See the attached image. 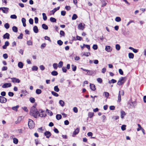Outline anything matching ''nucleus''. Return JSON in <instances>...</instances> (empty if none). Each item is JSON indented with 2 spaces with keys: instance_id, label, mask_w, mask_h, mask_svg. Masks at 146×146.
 <instances>
[{
  "instance_id": "nucleus-14",
  "label": "nucleus",
  "mask_w": 146,
  "mask_h": 146,
  "mask_svg": "<svg viewBox=\"0 0 146 146\" xmlns=\"http://www.w3.org/2000/svg\"><path fill=\"white\" fill-rule=\"evenodd\" d=\"M112 50L110 46H105V50L108 52H111Z\"/></svg>"
},
{
  "instance_id": "nucleus-9",
  "label": "nucleus",
  "mask_w": 146,
  "mask_h": 146,
  "mask_svg": "<svg viewBox=\"0 0 146 146\" xmlns=\"http://www.w3.org/2000/svg\"><path fill=\"white\" fill-rule=\"evenodd\" d=\"M60 8V7H58L56 8H54L52 10L50 11V15H54L55 12L59 9Z\"/></svg>"
},
{
  "instance_id": "nucleus-4",
  "label": "nucleus",
  "mask_w": 146,
  "mask_h": 146,
  "mask_svg": "<svg viewBox=\"0 0 146 146\" xmlns=\"http://www.w3.org/2000/svg\"><path fill=\"white\" fill-rule=\"evenodd\" d=\"M81 69L83 71L87 72L86 74V75L89 76H92L94 74V71L92 70L86 69L82 68H81Z\"/></svg>"
},
{
  "instance_id": "nucleus-13",
  "label": "nucleus",
  "mask_w": 146,
  "mask_h": 146,
  "mask_svg": "<svg viewBox=\"0 0 146 146\" xmlns=\"http://www.w3.org/2000/svg\"><path fill=\"white\" fill-rule=\"evenodd\" d=\"M84 24L83 25L82 23H80L79 24L78 26V29L82 30H83L84 29Z\"/></svg>"
},
{
  "instance_id": "nucleus-10",
  "label": "nucleus",
  "mask_w": 146,
  "mask_h": 146,
  "mask_svg": "<svg viewBox=\"0 0 146 146\" xmlns=\"http://www.w3.org/2000/svg\"><path fill=\"white\" fill-rule=\"evenodd\" d=\"M11 86V83H6L4 84L2 86V87L3 88H6L8 87H10Z\"/></svg>"
},
{
  "instance_id": "nucleus-2",
  "label": "nucleus",
  "mask_w": 146,
  "mask_h": 146,
  "mask_svg": "<svg viewBox=\"0 0 146 146\" xmlns=\"http://www.w3.org/2000/svg\"><path fill=\"white\" fill-rule=\"evenodd\" d=\"M28 125L30 129H32L35 126V123L31 119H29L28 123Z\"/></svg>"
},
{
  "instance_id": "nucleus-21",
  "label": "nucleus",
  "mask_w": 146,
  "mask_h": 146,
  "mask_svg": "<svg viewBox=\"0 0 146 146\" xmlns=\"http://www.w3.org/2000/svg\"><path fill=\"white\" fill-rule=\"evenodd\" d=\"M129 48L130 50H133V52L134 53H137L138 52V50H137L136 49H135L131 47H129Z\"/></svg>"
},
{
  "instance_id": "nucleus-17",
  "label": "nucleus",
  "mask_w": 146,
  "mask_h": 146,
  "mask_svg": "<svg viewBox=\"0 0 146 146\" xmlns=\"http://www.w3.org/2000/svg\"><path fill=\"white\" fill-rule=\"evenodd\" d=\"M33 30L34 33H37L38 31V27L36 26H35L33 27Z\"/></svg>"
},
{
  "instance_id": "nucleus-46",
  "label": "nucleus",
  "mask_w": 146,
  "mask_h": 146,
  "mask_svg": "<svg viewBox=\"0 0 146 146\" xmlns=\"http://www.w3.org/2000/svg\"><path fill=\"white\" fill-rule=\"evenodd\" d=\"M97 81L98 83L100 84L102 82V79L100 78H97Z\"/></svg>"
},
{
  "instance_id": "nucleus-64",
  "label": "nucleus",
  "mask_w": 146,
  "mask_h": 146,
  "mask_svg": "<svg viewBox=\"0 0 146 146\" xmlns=\"http://www.w3.org/2000/svg\"><path fill=\"white\" fill-rule=\"evenodd\" d=\"M39 68L40 69L42 70H43L45 69L44 67L42 65H40Z\"/></svg>"
},
{
  "instance_id": "nucleus-56",
  "label": "nucleus",
  "mask_w": 146,
  "mask_h": 146,
  "mask_svg": "<svg viewBox=\"0 0 146 146\" xmlns=\"http://www.w3.org/2000/svg\"><path fill=\"white\" fill-rule=\"evenodd\" d=\"M46 44L45 43H43L41 45L40 48L42 49L43 48L46 46Z\"/></svg>"
},
{
  "instance_id": "nucleus-16",
  "label": "nucleus",
  "mask_w": 146,
  "mask_h": 146,
  "mask_svg": "<svg viewBox=\"0 0 146 146\" xmlns=\"http://www.w3.org/2000/svg\"><path fill=\"white\" fill-rule=\"evenodd\" d=\"M10 35L9 34L7 33H6L3 36V38L4 39H9V38Z\"/></svg>"
},
{
  "instance_id": "nucleus-54",
  "label": "nucleus",
  "mask_w": 146,
  "mask_h": 146,
  "mask_svg": "<svg viewBox=\"0 0 146 146\" xmlns=\"http://www.w3.org/2000/svg\"><path fill=\"white\" fill-rule=\"evenodd\" d=\"M93 49L95 50H96L98 49V46L96 44H94L93 47Z\"/></svg>"
},
{
  "instance_id": "nucleus-30",
  "label": "nucleus",
  "mask_w": 146,
  "mask_h": 146,
  "mask_svg": "<svg viewBox=\"0 0 146 146\" xmlns=\"http://www.w3.org/2000/svg\"><path fill=\"white\" fill-rule=\"evenodd\" d=\"M42 15L43 16V19L44 21H46L47 20V17L45 13H42Z\"/></svg>"
},
{
  "instance_id": "nucleus-62",
  "label": "nucleus",
  "mask_w": 146,
  "mask_h": 146,
  "mask_svg": "<svg viewBox=\"0 0 146 146\" xmlns=\"http://www.w3.org/2000/svg\"><path fill=\"white\" fill-rule=\"evenodd\" d=\"M3 57L4 59H7L8 57V56L7 54H4L3 55Z\"/></svg>"
},
{
  "instance_id": "nucleus-55",
  "label": "nucleus",
  "mask_w": 146,
  "mask_h": 146,
  "mask_svg": "<svg viewBox=\"0 0 146 146\" xmlns=\"http://www.w3.org/2000/svg\"><path fill=\"white\" fill-rule=\"evenodd\" d=\"M29 22L31 24H33V19L32 18H30L29 20Z\"/></svg>"
},
{
  "instance_id": "nucleus-24",
  "label": "nucleus",
  "mask_w": 146,
  "mask_h": 146,
  "mask_svg": "<svg viewBox=\"0 0 146 146\" xmlns=\"http://www.w3.org/2000/svg\"><path fill=\"white\" fill-rule=\"evenodd\" d=\"M19 107V105H17L13 107L12 108V109L15 111H17L18 108Z\"/></svg>"
},
{
  "instance_id": "nucleus-7",
  "label": "nucleus",
  "mask_w": 146,
  "mask_h": 146,
  "mask_svg": "<svg viewBox=\"0 0 146 146\" xmlns=\"http://www.w3.org/2000/svg\"><path fill=\"white\" fill-rule=\"evenodd\" d=\"M9 8L7 7H0V10H2L3 12L5 13H7Z\"/></svg>"
},
{
  "instance_id": "nucleus-35",
  "label": "nucleus",
  "mask_w": 146,
  "mask_h": 146,
  "mask_svg": "<svg viewBox=\"0 0 146 146\" xmlns=\"http://www.w3.org/2000/svg\"><path fill=\"white\" fill-rule=\"evenodd\" d=\"M42 91L41 90L39 89H37L36 90V93L37 94H39L41 93Z\"/></svg>"
},
{
  "instance_id": "nucleus-1",
  "label": "nucleus",
  "mask_w": 146,
  "mask_h": 146,
  "mask_svg": "<svg viewBox=\"0 0 146 146\" xmlns=\"http://www.w3.org/2000/svg\"><path fill=\"white\" fill-rule=\"evenodd\" d=\"M39 113V110L38 111L34 106H33L31 108L30 115L35 118L38 117V114Z\"/></svg>"
},
{
  "instance_id": "nucleus-49",
  "label": "nucleus",
  "mask_w": 146,
  "mask_h": 146,
  "mask_svg": "<svg viewBox=\"0 0 146 146\" xmlns=\"http://www.w3.org/2000/svg\"><path fill=\"white\" fill-rule=\"evenodd\" d=\"M83 45L84 46H85L89 50H90V46L89 45L87 44H83Z\"/></svg>"
},
{
  "instance_id": "nucleus-27",
  "label": "nucleus",
  "mask_w": 146,
  "mask_h": 146,
  "mask_svg": "<svg viewBox=\"0 0 146 146\" xmlns=\"http://www.w3.org/2000/svg\"><path fill=\"white\" fill-rule=\"evenodd\" d=\"M54 90L56 92H58L60 90L58 88V86H56L54 87Z\"/></svg>"
},
{
  "instance_id": "nucleus-20",
  "label": "nucleus",
  "mask_w": 146,
  "mask_h": 146,
  "mask_svg": "<svg viewBox=\"0 0 146 146\" xmlns=\"http://www.w3.org/2000/svg\"><path fill=\"white\" fill-rule=\"evenodd\" d=\"M18 66L19 68H22L23 67V64L22 62H18Z\"/></svg>"
},
{
  "instance_id": "nucleus-12",
  "label": "nucleus",
  "mask_w": 146,
  "mask_h": 146,
  "mask_svg": "<svg viewBox=\"0 0 146 146\" xmlns=\"http://www.w3.org/2000/svg\"><path fill=\"white\" fill-rule=\"evenodd\" d=\"M44 135L46 138H49L51 135V133L49 131H46L44 133Z\"/></svg>"
},
{
  "instance_id": "nucleus-52",
  "label": "nucleus",
  "mask_w": 146,
  "mask_h": 146,
  "mask_svg": "<svg viewBox=\"0 0 146 146\" xmlns=\"http://www.w3.org/2000/svg\"><path fill=\"white\" fill-rule=\"evenodd\" d=\"M53 66L55 69H56L58 67L57 64L56 63H54L53 64Z\"/></svg>"
},
{
  "instance_id": "nucleus-18",
  "label": "nucleus",
  "mask_w": 146,
  "mask_h": 146,
  "mask_svg": "<svg viewBox=\"0 0 146 146\" xmlns=\"http://www.w3.org/2000/svg\"><path fill=\"white\" fill-rule=\"evenodd\" d=\"M102 3V7H104L107 4V2L105 0H101Z\"/></svg>"
},
{
  "instance_id": "nucleus-58",
  "label": "nucleus",
  "mask_w": 146,
  "mask_h": 146,
  "mask_svg": "<svg viewBox=\"0 0 146 146\" xmlns=\"http://www.w3.org/2000/svg\"><path fill=\"white\" fill-rule=\"evenodd\" d=\"M73 110L74 111L75 113H77L78 111V109L76 107H75L73 108Z\"/></svg>"
},
{
  "instance_id": "nucleus-33",
  "label": "nucleus",
  "mask_w": 146,
  "mask_h": 146,
  "mask_svg": "<svg viewBox=\"0 0 146 146\" xmlns=\"http://www.w3.org/2000/svg\"><path fill=\"white\" fill-rule=\"evenodd\" d=\"M78 17L77 15L75 14H74L73 15L72 17V20H74L76 19Z\"/></svg>"
},
{
  "instance_id": "nucleus-32",
  "label": "nucleus",
  "mask_w": 146,
  "mask_h": 146,
  "mask_svg": "<svg viewBox=\"0 0 146 146\" xmlns=\"http://www.w3.org/2000/svg\"><path fill=\"white\" fill-rule=\"evenodd\" d=\"M56 118L57 120L60 119L62 118V115L60 114H57Z\"/></svg>"
},
{
  "instance_id": "nucleus-25",
  "label": "nucleus",
  "mask_w": 146,
  "mask_h": 146,
  "mask_svg": "<svg viewBox=\"0 0 146 146\" xmlns=\"http://www.w3.org/2000/svg\"><path fill=\"white\" fill-rule=\"evenodd\" d=\"M121 99L120 91H119V92L117 102H120L121 101Z\"/></svg>"
},
{
  "instance_id": "nucleus-22",
  "label": "nucleus",
  "mask_w": 146,
  "mask_h": 146,
  "mask_svg": "<svg viewBox=\"0 0 146 146\" xmlns=\"http://www.w3.org/2000/svg\"><path fill=\"white\" fill-rule=\"evenodd\" d=\"M128 56L129 58L133 59L134 58V55L133 53L130 52L128 54Z\"/></svg>"
},
{
  "instance_id": "nucleus-31",
  "label": "nucleus",
  "mask_w": 146,
  "mask_h": 146,
  "mask_svg": "<svg viewBox=\"0 0 146 146\" xmlns=\"http://www.w3.org/2000/svg\"><path fill=\"white\" fill-rule=\"evenodd\" d=\"M13 142L15 144H17L18 143V139L15 138H13Z\"/></svg>"
},
{
  "instance_id": "nucleus-37",
  "label": "nucleus",
  "mask_w": 146,
  "mask_h": 146,
  "mask_svg": "<svg viewBox=\"0 0 146 146\" xmlns=\"http://www.w3.org/2000/svg\"><path fill=\"white\" fill-rule=\"evenodd\" d=\"M51 93L52 95L56 97H58L59 96L58 94L54 91L51 92Z\"/></svg>"
},
{
  "instance_id": "nucleus-28",
  "label": "nucleus",
  "mask_w": 146,
  "mask_h": 146,
  "mask_svg": "<svg viewBox=\"0 0 146 146\" xmlns=\"http://www.w3.org/2000/svg\"><path fill=\"white\" fill-rule=\"evenodd\" d=\"M50 21L51 22H56V19L54 18L51 17L50 18Z\"/></svg>"
},
{
  "instance_id": "nucleus-26",
  "label": "nucleus",
  "mask_w": 146,
  "mask_h": 146,
  "mask_svg": "<svg viewBox=\"0 0 146 146\" xmlns=\"http://www.w3.org/2000/svg\"><path fill=\"white\" fill-rule=\"evenodd\" d=\"M12 30L13 31L15 32L16 33L18 31L17 28L15 26H14L12 27Z\"/></svg>"
},
{
  "instance_id": "nucleus-61",
  "label": "nucleus",
  "mask_w": 146,
  "mask_h": 146,
  "mask_svg": "<svg viewBox=\"0 0 146 146\" xmlns=\"http://www.w3.org/2000/svg\"><path fill=\"white\" fill-rule=\"evenodd\" d=\"M23 34L22 33H21L20 35L17 37L19 39H22L23 38Z\"/></svg>"
},
{
  "instance_id": "nucleus-43",
  "label": "nucleus",
  "mask_w": 146,
  "mask_h": 146,
  "mask_svg": "<svg viewBox=\"0 0 146 146\" xmlns=\"http://www.w3.org/2000/svg\"><path fill=\"white\" fill-rule=\"evenodd\" d=\"M30 101L32 103H34L35 102V100L34 98L31 97L29 99Z\"/></svg>"
},
{
  "instance_id": "nucleus-41",
  "label": "nucleus",
  "mask_w": 146,
  "mask_h": 146,
  "mask_svg": "<svg viewBox=\"0 0 146 146\" xmlns=\"http://www.w3.org/2000/svg\"><path fill=\"white\" fill-rule=\"evenodd\" d=\"M46 111L48 114H50V116H51L53 115V113L51 111L47 109L46 110Z\"/></svg>"
},
{
  "instance_id": "nucleus-23",
  "label": "nucleus",
  "mask_w": 146,
  "mask_h": 146,
  "mask_svg": "<svg viewBox=\"0 0 146 146\" xmlns=\"http://www.w3.org/2000/svg\"><path fill=\"white\" fill-rule=\"evenodd\" d=\"M42 27L43 29L45 30H47L48 29V26L45 24H43L42 25Z\"/></svg>"
},
{
  "instance_id": "nucleus-38",
  "label": "nucleus",
  "mask_w": 146,
  "mask_h": 146,
  "mask_svg": "<svg viewBox=\"0 0 146 146\" xmlns=\"http://www.w3.org/2000/svg\"><path fill=\"white\" fill-rule=\"evenodd\" d=\"M59 104L61 106L63 107L64 105V102L62 100H60L59 102Z\"/></svg>"
},
{
  "instance_id": "nucleus-34",
  "label": "nucleus",
  "mask_w": 146,
  "mask_h": 146,
  "mask_svg": "<svg viewBox=\"0 0 146 146\" xmlns=\"http://www.w3.org/2000/svg\"><path fill=\"white\" fill-rule=\"evenodd\" d=\"M51 74L53 76H56L58 75V72L54 70L51 72Z\"/></svg>"
},
{
  "instance_id": "nucleus-45",
  "label": "nucleus",
  "mask_w": 146,
  "mask_h": 146,
  "mask_svg": "<svg viewBox=\"0 0 146 146\" xmlns=\"http://www.w3.org/2000/svg\"><path fill=\"white\" fill-rule=\"evenodd\" d=\"M4 27L6 29H8L9 28V25L8 23H6L4 25Z\"/></svg>"
},
{
  "instance_id": "nucleus-15",
  "label": "nucleus",
  "mask_w": 146,
  "mask_h": 146,
  "mask_svg": "<svg viewBox=\"0 0 146 146\" xmlns=\"http://www.w3.org/2000/svg\"><path fill=\"white\" fill-rule=\"evenodd\" d=\"M90 89L93 91H95L96 90L95 86L93 84H90Z\"/></svg>"
},
{
  "instance_id": "nucleus-39",
  "label": "nucleus",
  "mask_w": 146,
  "mask_h": 146,
  "mask_svg": "<svg viewBox=\"0 0 146 146\" xmlns=\"http://www.w3.org/2000/svg\"><path fill=\"white\" fill-rule=\"evenodd\" d=\"M115 48L117 50H119L120 49V46L118 44H116L115 46Z\"/></svg>"
},
{
  "instance_id": "nucleus-63",
  "label": "nucleus",
  "mask_w": 146,
  "mask_h": 146,
  "mask_svg": "<svg viewBox=\"0 0 146 146\" xmlns=\"http://www.w3.org/2000/svg\"><path fill=\"white\" fill-rule=\"evenodd\" d=\"M62 70L63 72H66L67 71V70L65 67H63L62 68Z\"/></svg>"
},
{
  "instance_id": "nucleus-44",
  "label": "nucleus",
  "mask_w": 146,
  "mask_h": 146,
  "mask_svg": "<svg viewBox=\"0 0 146 146\" xmlns=\"http://www.w3.org/2000/svg\"><path fill=\"white\" fill-rule=\"evenodd\" d=\"M88 115L89 117L91 118L93 116L94 113L93 112H89Z\"/></svg>"
},
{
  "instance_id": "nucleus-11",
  "label": "nucleus",
  "mask_w": 146,
  "mask_h": 146,
  "mask_svg": "<svg viewBox=\"0 0 146 146\" xmlns=\"http://www.w3.org/2000/svg\"><path fill=\"white\" fill-rule=\"evenodd\" d=\"M12 79V82L13 83H19L20 82V80L18 78H11Z\"/></svg>"
},
{
  "instance_id": "nucleus-29",
  "label": "nucleus",
  "mask_w": 146,
  "mask_h": 146,
  "mask_svg": "<svg viewBox=\"0 0 146 146\" xmlns=\"http://www.w3.org/2000/svg\"><path fill=\"white\" fill-rule=\"evenodd\" d=\"M63 65V62L62 61H60L58 64V67L59 68H61L62 66Z\"/></svg>"
},
{
  "instance_id": "nucleus-50",
  "label": "nucleus",
  "mask_w": 146,
  "mask_h": 146,
  "mask_svg": "<svg viewBox=\"0 0 146 146\" xmlns=\"http://www.w3.org/2000/svg\"><path fill=\"white\" fill-rule=\"evenodd\" d=\"M10 17L12 19H16L17 18V16L15 15H11Z\"/></svg>"
},
{
  "instance_id": "nucleus-57",
  "label": "nucleus",
  "mask_w": 146,
  "mask_h": 146,
  "mask_svg": "<svg viewBox=\"0 0 146 146\" xmlns=\"http://www.w3.org/2000/svg\"><path fill=\"white\" fill-rule=\"evenodd\" d=\"M61 15L62 16H64L66 14V12L65 11H62L61 12Z\"/></svg>"
},
{
  "instance_id": "nucleus-42",
  "label": "nucleus",
  "mask_w": 146,
  "mask_h": 146,
  "mask_svg": "<svg viewBox=\"0 0 146 146\" xmlns=\"http://www.w3.org/2000/svg\"><path fill=\"white\" fill-rule=\"evenodd\" d=\"M71 66L73 71H75L76 69V66L74 64H72Z\"/></svg>"
},
{
  "instance_id": "nucleus-48",
  "label": "nucleus",
  "mask_w": 146,
  "mask_h": 146,
  "mask_svg": "<svg viewBox=\"0 0 146 146\" xmlns=\"http://www.w3.org/2000/svg\"><path fill=\"white\" fill-rule=\"evenodd\" d=\"M27 44L29 45H31L33 44V42L29 40L27 41Z\"/></svg>"
},
{
  "instance_id": "nucleus-47",
  "label": "nucleus",
  "mask_w": 146,
  "mask_h": 146,
  "mask_svg": "<svg viewBox=\"0 0 146 146\" xmlns=\"http://www.w3.org/2000/svg\"><path fill=\"white\" fill-rule=\"evenodd\" d=\"M57 44H59L60 46H61L62 45L63 42L61 40H59L57 41Z\"/></svg>"
},
{
  "instance_id": "nucleus-36",
  "label": "nucleus",
  "mask_w": 146,
  "mask_h": 146,
  "mask_svg": "<svg viewBox=\"0 0 146 146\" xmlns=\"http://www.w3.org/2000/svg\"><path fill=\"white\" fill-rule=\"evenodd\" d=\"M121 19L119 17H116L115 18V20L117 22H119L121 21Z\"/></svg>"
},
{
  "instance_id": "nucleus-51",
  "label": "nucleus",
  "mask_w": 146,
  "mask_h": 146,
  "mask_svg": "<svg viewBox=\"0 0 146 146\" xmlns=\"http://www.w3.org/2000/svg\"><path fill=\"white\" fill-rule=\"evenodd\" d=\"M126 125H122L121 127V129L123 131H124L126 129Z\"/></svg>"
},
{
  "instance_id": "nucleus-19",
  "label": "nucleus",
  "mask_w": 146,
  "mask_h": 146,
  "mask_svg": "<svg viewBox=\"0 0 146 146\" xmlns=\"http://www.w3.org/2000/svg\"><path fill=\"white\" fill-rule=\"evenodd\" d=\"M121 117L122 119H123L124 117V116L126 115V113L125 112L123 111H121Z\"/></svg>"
},
{
  "instance_id": "nucleus-60",
  "label": "nucleus",
  "mask_w": 146,
  "mask_h": 146,
  "mask_svg": "<svg viewBox=\"0 0 146 146\" xmlns=\"http://www.w3.org/2000/svg\"><path fill=\"white\" fill-rule=\"evenodd\" d=\"M35 22V23L37 24L38 23V18L37 17H35L34 19Z\"/></svg>"
},
{
  "instance_id": "nucleus-53",
  "label": "nucleus",
  "mask_w": 146,
  "mask_h": 146,
  "mask_svg": "<svg viewBox=\"0 0 146 146\" xmlns=\"http://www.w3.org/2000/svg\"><path fill=\"white\" fill-rule=\"evenodd\" d=\"M44 38L46 40H47L50 42H51V40L50 39V38L48 36H46L44 37Z\"/></svg>"
},
{
  "instance_id": "nucleus-6",
  "label": "nucleus",
  "mask_w": 146,
  "mask_h": 146,
  "mask_svg": "<svg viewBox=\"0 0 146 146\" xmlns=\"http://www.w3.org/2000/svg\"><path fill=\"white\" fill-rule=\"evenodd\" d=\"M80 129L79 127L76 128L73 132L72 134V136L74 137L75 135L78 134L80 131Z\"/></svg>"
},
{
  "instance_id": "nucleus-59",
  "label": "nucleus",
  "mask_w": 146,
  "mask_h": 146,
  "mask_svg": "<svg viewBox=\"0 0 146 146\" xmlns=\"http://www.w3.org/2000/svg\"><path fill=\"white\" fill-rule=\"evenodd\" d=\"M14 93L11 92H8V95L10 97H12L14 96Z\"/></svg>"
},
{
  "instance_id": "nucleus-40",
  "label": "nucleus",
  "mask_w": 146,
  "mask_h": 146,
  "mask_svg": "<svg viewBox=\"0 0 146 146\" xmlns=\"http://www.w3.org/2000/svg\"><path fill=\"white\" fill-rule=\"evenodd\" d=\"M38 68L37 66H33L32 68V70L33 71H37Z\"/></svg>"
},
{
  "instance_id": "nucleus-3",
  "label": "nucleus",
  "mask_w": 146,
  "mask_h": 146,
  "mask_svg": "<svg viewBox=\"0 0 146 146\" xmlns=\"http://www.w3.org/2000/svg\"><path fill=\"white\" fill-rule=\"evenodd\" d=\"M126 78L125 77H121L119 78V80L118 81L117 84L119 86H121L125 82V79Z\"/></svg>"
},
{
  "instance_id": "nucleus-8",
  "label": "nucleus",
  "mask_w": 146,
  "mask_h": 146,
  "mask_svg": "<svg viewBox=\"0 0 146 146\" xmlns=\"http://www.w3.org/2000/svg\"><path fill=\"white\" fill-rule=\"evenodd\" d=\"M0 102L1 103H5L7 101V99L1 96H0Z\"/></svg>"
},
{
  "instance_id": "nucleus-5",
  "label": "nucleus",
  "mask_w": 146,
  "mask_h": 146,
  "mask_svg": "<svg viewBox=\"0 0 146 146\" xmlns=\"http://www.w3.org/2000/svg\"><path fill=\"white\" fill-rule=\"evenodd\" d=\"M39 113L38 114V117H45L46 116L45 111H42V110H39Z\"/></svg>"
}]
</instances>
